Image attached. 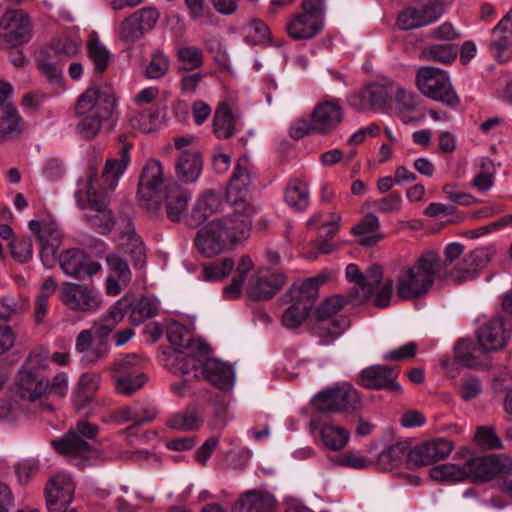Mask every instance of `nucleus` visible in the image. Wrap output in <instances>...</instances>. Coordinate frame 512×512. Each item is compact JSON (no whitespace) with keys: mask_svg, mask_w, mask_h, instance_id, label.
<instances>
[{"mask_svg":"<svg viewBox=\"0 0 512 512\" xmlns=\"http://www.w3.org/2000/svg\"><path fill=\"white\" fill-rule=\"evenodd\" d=\"M122 144L119 149V159H108L104 165L101 181L98 182L96 170H90L88 179V189L86 200L80 190L75 192V199L78 206L85 210L84 217L86 221L98 233L105 235L111 232L116 224L115 215L109 208V198L107 191L113 190L120 176L124 173L130 163V149L132 144L127 141L126 135L119 137Z\"/></svg>","mask_w":512,"mask_h":512,"instance_id":"obj_1","label":"nucleus"},{"mask_svg":"<svg viewBox=\"0 0 512 512\" xmlns=\"http://www.w3.org/2000/svg\"><path fill=\"white\" fill-rule=\"evenodd\" d=\"M253 165L247 156L239 157L226 191L227 202L235 206L233 213L214 219L227 244H237L249 238L254 208L246 195L251 184Z\"/></svg>","mask_w":512,"mask_h":512,"instance_id":"obj_2","label":"nucleus"},{"mask_svg":"<svg viewBox=\"0 0 512 512\" xmlns=\"http://www.w3.org/2000/svg\"><path fill=\"white\" fill-rule=\"evenodd\" d=\"M116 109L112 87L105 85L88 88L75 105L76 115L82 117L76 125L77 134L85 140L95 138L105 124L113 126Z\"/></svg>","mask_w":512,"mask_h":512,"instance_id":"obj_3","label":"nucleus"},{"mask_svg":"<svg viewBox=\"0 0 512 512\" xmlns=\"http://www.w3.org/2000/svg\"><path fill=\"white\" fill-rule=\"evenodd\" d=\"M440 268L439 255L434 251L422 254L412 266L403 267L396 277V294L403 300L425 295L433 286Z\"/></svg>","mask_w":512,"mask_h":512,"instance_id":"obj_4","label":"nucleus"},{"mask_svg":"<svg viewBox=\"0 0 512 512\" xmlns=\"http://www.w3.org/2000/svg\"><path fill=\"white\" fill-rule=\"evenodd\" d=\"M416 84L420 92L434 100L449 107H456L460 99L450 82L448 74L435 67H422L416 75Z\"/></svg>","mask_w":512,"mask_h":512,"instance_id":"obj_5","label":"nucleus"},{"mask_svg":"<svg viewBox=\"0 0 512 512\" xmlns=\"http://www.w3.org/2000/svg\"><path fill=\"white\" fill-rule=\"evenodd\" d=\"M164 184V168L157 159H149L140 174L138 197L141 206L151 215L158 214L162 206L161 191Z\"/></svg>","mask_w":512,"mask_h":512,"instance_id":"obj_6","label":"nucleus"},{"mask_svg":"<svg viewBox=\"0 0 512 512\" xmlns=\"http://www.w3.org/2000/svg\"><path fill=\"white\" fill-rule=\"evenodd\" d=\"M313 407L322 413H342L361 408L358 391L350 384L334 386L317 393L312 399Z\"/></svg>","mask_w":512,"mask_h":512,"instance_id":"obj_7","label":"nucleus"},{"mask_svg":"<svg viewBox=\"0 0 512 512\" xmlns=\"http://www.w3.org/2000/svg\"><path fill=\"white\" fill-rule=\"evenodd\" d=\"M32 38V23L23 10H8L0 18V49L19 48Z\"/></svg>","mask_w":512,"mask_h":512,"instance_id":"obj_8","label":"nucleus"},{"mask_svg":"<svg viewBox=\"0 0 512 512\" xmlns=\"http://www.w3.org/2000/svg\"><path fill=\"white\" fill-rule=\"evenodd\" d=\"M302 10L287 24V32L295 40L313 38L323 28L324 0H304Z\"/></svg>","mask_w":512,"mask_h":512,"instance_id":"obj_9","label":"nucleus"},{"mask_svg":"<svg viewBox=\"0 0 512 512\" xmlns=\"http://www.w3.org/2000/svg\"><path fill=\"white\" fill-rule=\"evenodd\" d=\"M346 278L355 285L346 293L352 299V305L366 303L373 296L375 289L382 283L383 270L380 265H372L363 274L356 264L346 267Z\"/></svg>","mask_w":512,"mask_h":512,"instance_id":"obj_10","label":"nucleus"},{"mask_svg":"<svg viewBox=\"0 0 512 512\" xmlns=\"http://www.w3.org/2000/svg\"><path fill=\"white\" fill-rule=\"evenodd\" d=\"M75 431H69L62 438L53 440L52 445L57 452L71 458H87L90 454L91 445L83 440L77 433L88 439L97 436L98 427L88 421H78Z\"/></svg>","mask_w":512,"mask_h":512,"instance_id":"obj_11","label":"nucleus"},{"mask_svg":"<svg viewBox=\"0 0 512 512\" xmlns=\"http://www.w3.org/2000/svg\"><path fill=\"white\" fill-rule=\"evenodd\" d=\"M30 230L35 233L40 244V258L46 268H52L57 262V251L62 244L63 235L54 221L31 220Z\"/></svg>","mask_w":512,"mask_h":512,"instance_id":"obj_12","label":"nucleus"},{"mask_svg":"<svg viewBox=\"0 0 512 512\" xmlns=\"http://www.w3.org/2000/svg\"><path fill=\"white\" fill-rule=\"evenodd\" d=\"M60 300L70 310L84 313L98 310L102 303L100 294L93 288L72 282L61 285Z\"/></svg>","mask_w":512,"mask_h":512,"instance_id":"obj_13","label":"nucleus"},{"mask_svg":"<svg viewBox=\"0 0 512 512\" xmlns=\"http://www.w3.org/2000/svg\"><path fill=\"white\" fill-rule=\"evenodd\" d=\"M511 466L512 459L504 454L477 456L465 463L466 477L473 482L488 481Z\"/></svg>","mask_w":512,"mask_h":512,"instance_id":"obj_14","label":"nucleus"},{"mask_svg":"<svg viewBox=\"0 0 512 512\" xmlns=\"http://www.w3.org/2000/svg\"><path fill=\"white\" fill-rule=\"evenodd\" d=\"M75 486L70 475L59 473L53 476L46 484V505L49 512H77L70 507L73 500Z\"/></svg>","mask_w":512,"mask_h":512,"instance_id":"obj_15","label":"nucleus"},{"mask_svg":"<svg viewBox=\"0 0 512 512\" xmlns=\"http://www.w3.org/2000/svg\"><path fill=\"white\" fill-rule=\"evenodd\" d=\"M159 12L154 7L141 8L126 17L119 25V38L125 43H134L151 31L158 19Z\"/></svg>","mask_w":512,"mask_h":512,"instance_id":"obj_16","label":"nucleus"},{"mask_svg":"<svg viewBox=\"0 0 512 512\" xmlns=\"http://www.w3.org/2000/svg\"><path fill=\"white\" fill-rule=\"evenodd\" d=\"M57 261L64 274L78 280L90 278L102 269L99 262L92 260L85 251L78 248L61 252Z\"/></svg>","mask_w":512,"mask_h":512,"instance_id":"obj_17","label":"nucleus"},{"mask_svg":"<svg viewBox=\"0 0 512 512\" xmlns=\"http://www.w3.org/2000/svg\"><path fill=\"white\" fill-rule=\"evenodd\" d=\"M453 449V442L444 438H435L412 448L406 456L409 469L433 464L446 458Z\"/></svg>","mask_w":512,"mask_h":512,"instance_id":"obj_18","label":"nucleus"},{"mask_svg":"<svg viewBox=\"0 0 512 512\" xmlns=\"http://www.w3.org/2000/svg\"><path fill=\"white\" fill-rule=\"evenodd\" d=\"M394 87L390 83L373 82L349 96L348 103L358 111L382 110L391 99Z\"/></svg>","mask_w":512,"mask_h":512,"instance_id":"obj_19","label":"nucleus"},{"mask_svg":"<svg viewBox=\"0 0 512 512\" xmlns=\"http://www.w3.org/2000/svg\"><path fill=\"white\" fill-rule=\"evenodd\" d=\"M512 332V318L496 316L477 333L478 343L485 351L501 349Z\"/></svg>","mask_w":512,"mask_h":512,"instance_id":"obj_20","label":"nucleus"},{"mask_svg":"<svg viewBox=\"0 0 512 512\" xmlns=\"http://www.w3.org/2000/svg\"><path fill=\"white\" fill-rule=\"evenodd\" d=\"M399 375L398 367L373 365L364 369L359 375V384L368 389L388 390L401 393L402 388L396 379Z\"/></svg>","mask_w":512,"mask_h":512,"instance_id":"obj_21","label":"nucleus"},{"mask_svg":"<svg viewBox=\"0 0 512 512\" xmlns=\"http://www.w3.org/2000/svg\"><path fill=\"white\" fill-rule=\"evenodd\" d=\"M282 301L289 306L282 314V323L290 329L298 328L310 314L315 302L293 291V286L283 295Z\"/></svg>","mask_w":512,"mask_h":512,"instance_id":"obj_22","label":"nucleus"},{"mask_svg":"<svg viewBox=\"0 0 512 512\" xmlns=\"http://www.w3.org/2000/svg\"><path fill=\"white\" fill-rule=\"evenodd\" d=\"M122 222L124 226H120L118 251L130 256L135 267H142L146 258L144 243L137 235L130 217H123Z\"/></svg>","mask_w":512,"mask_h":512,"instance_id":"obj_23","label":"nucleus"},{"mask_svg":"<svg viewBox=\"0 0 512 512\" xmlns=\"http://www.w3.org/2000/svg\"><path fill=\"white\" fill-rule=\"evenodd\" d=\"M490 257V249L477 248L466 254L446 276L456 283L471 280L477 276L478 270L489 262Z\"/></svg>","mask_w":512,"mask_h":512,"instance_id":"obj_24","label":"nucleus"},{"mask_svg":"<svg viewBox=\"0 0 512 512\" xmlns=\"http://www.w3.org/2000/svg\"><path fill=\"white\" fill-rule=\"evenodd\" d=\"M130 306V299L127 297H122L109 308L106 315L102 316L99 320L93 322V330L96 337V341H98L99 343H103L104 346H109V335L113 332L116 326L123 320Z\"/></svg>","mask_w":512,"mask_h":512,"instance_id":"obj_25","label":"nucleus"},{"mask_svg":"<svg viewBox=\"0 0 512 512\" xmlns=\"http://www.w3.org/2000/svg\"><path fill=\"white\" fill-rule=\"evenodd\" d=\"M202 170L203 157L199 151L186 149L175 158V176L182 183L191 184L196 182Z\"/></svg>","mask_w":512,"mask_h":512,"instance_id":"obj_26","label":"nucleus"},{"mask_svg":"<svg viewBox=\"0 0 512 512\" xmlns=\"http://www.w3.org/2000/svg\"><path fill=\"white\" fill-rule=\"evenodd\" d=\"M311 117L315 133L327 134L341 123L344 111L337 103L325 101L314 108Z\"/></svg>","mask_w":512,"mask_h":512,"instance_id":"obj_27","label":"nucleus"},{"mask_svg":"<svg viewBox=\"0 0 512 512\" xmlns=\"http://www.w3.org/2000/svg\"><path fill=\"white\" fill-rule=\"evenodd\" d=\"M276 506L274 496L264 490H248L235 501L231 512H273Z\"/></svg>","mask_w":512,"mask_h":512,"instance_id":"obj_28","label":"nucleus"},{"mask_svg":"<svg viewBox=\"0 0 512 512\" xmlns=\"http://www.w3.org/2000/svg\"><path fill=\"white\" fill-rule=\"evenodd\" d=\"M167 337L172 346L183 353L185 350L208 355L210 347L203 341L193 339L191 332L179 322H171L167 328Z\"/></svg>","mask_w":512,"mask_h":512,"instance_id":"obj_29","label":"nucleus"},{"mask_svg":"<svg viewBox=\"0 0 512 512\" xmlns=\"http://www.w3.org/2000/svg\"><path fill=\"white\" fill-rule=\"evenodd\" d=\"M201 374L214 387L228 391L234 385V372L230 365L217 359L208 358L203 362Z\"/></svg>","mask_w":512,"mask_h":512,"instance_id":"obj_30","label":"nucleus"},{"mask_svg":"<svg viewBox=\"0 0 512 512\" xmlns=\"http://www.w3.org/2000/svg\"><path fill=\"white\" fill-rule=\"evenodd\" d=\"M221 195L213 190L202 193L191 209V214L187 219L190 227H198L203 224L221 207Z\"/></svg>","mask_w":512,"mask_h":512,"instance_id":"obj_31","label":"nucleus"},{"mask_svg":"<svg viewBox=\"0 0 512 512\" xmlns=\"http://www.w3.org/2000/svg\"><path fill=\"white\" fill-rule=\"evenodd\" d=\"M218 227V224L213 220L200 229L195 237V245L198 251L207 258L216 256L227 245Z\"/></svg>","mask_w":512,"mask_h":512,"instance_id":"obj_32","label":"nucleus"},{"mask_svg":"<svg viewBox=\"0 0 512 512\" xmlns=\"http://www.w3.org/2000/svg\"><path fill=\"white\" fill-rule=\"evenodd\" d=\"M286 277L281 273L255 275L249 283V296L254 300L272 298L285 284Z\"/></svg>","mask_w":512,"mask_h":512,"instance_id":"obj_33","label":"nucleus"},{"mask_svg":"<svg viewBox=\"0 0 512 512\" xmlns=\"http://www.w3.org/2000/svg\"><path fill=\"white\" fill-rule=\"evenodd\" d=\"M191 200V192L174 183L166 188L164 207L166 216L173 222H179L187 211L188 203Z\"/></svg>","mask_w":512,"mask_h":512,"instance_id":"obj_34","label":"nucleus"},{"mask_svg":"<svg viewBox=\"0 0 512 512\" xmlns=\"http://www.w3.org/2000/svg\"><path fill=\"white\" fill-rule=\"evenodd\" d=\"M48 389V380L41 373L20 371L17 383V392L20 397L31 402L40 399Z\"/></svg>","mask_w":512,"mask_h":512,"instance_id":"obj_35","label":"nucleus"},{"mask_svg":"<svg viewBox=\"0 0 512 512\" xmlns=\"http://www.w3.org/2000/svg\"><path fill=\"white\" fill-rule=\"evenodd\" d=\"M350 325L346 316L336 319H319L312 327L313 335L320 338L322 344L327 345L337 339Z\"/></svg>","mask_w":512,"mask_h":512,"instance_id":"obj_36","label":"nucleus"},{"mask_svg":"<svg viewBox=\"0 0 512 512\" xmlns=\"http://www.w3.org/2000/svg\"><path fill=\"white\" fill-rule=\"evenodd\" d=\"M213 131L219 139H229L235 133V117L231 108L224 102L215 110Z\"/></svg>","mask_w":512,"mask_h":512,"instance_id":"obj_37","label":"nucleus"},{"mask_svg":"<svg viewBox=\"0 0 512 512\" xmlns=\"http://www.w3.org/2000/svg\"><path fill=\"white\" fill-rule=\"evenodd\" d=\"M124 297L129 298L131 302V306L128 310H130L129 319L133 325H140L157 315L158 307L150 298L141 297L135 301L134 295L132 294L125 295Z\"/></svg>","mask_w":512,"mask_h":512,"instance_id":"obj_38","label":"nucleus"},{"mask_svg":"<svg viewBox=\"0 0 512 512\" xmlns=\"http://www.w3.org/2000/svg\"><path fill=\"white\" fill-rule=\"evenodd\" d=\"M308 185L300 179H292L285 189L286 203L298 211L305 210L309 205Z\"/></svg>","mask_w":512,"mask_h":512,"instance_id":"obj_39","label":"nucleus"},{"mask_svg":"<svg viewBox=\"0 0 512 512\" xmlns=\"http://www.w3.org/2000/svg\"><path fill=\"white\" fill-rule=\"evenodd\" d=\"M350 438L349 432L340 426L334 424H324L321 428V439L330 450L339 451L343 449Z\"/></svg>","mask_w":512,"mask_h":512,"instance_id":"obj_40","label":"nucleus"},{"mask_svg":"<svg viewBox=\"0 0 512 512\" xmlns=\"http://www.w3.org/2000/svg\"><path fill=\"white\" fill-rule=\"evenodd\" d=\"M87 55L94 65V73L102 74L108 68L111 53L98 38L87 41Z\"/></svg>","mask_w":512,"mask_h":512,"instance_id":"obj_41","label":"nucleus"},{"mask_svg":"<svg viewBox=\"0 0 512 512\" xmlns=\"http://www.w3.org/2000/svg\"><path fill=\"white\" fill-rule=\"evenodd\" d=\"M38 70L51 84H59L62 79V62L43 49L36 60Z\"/></svg>","mask_w":512,"mask_h":512,"instance_id":"obj_42","label":"nucleus"},{"mask_svg":"<svg viewBox=\"0 0 512 512\" xmlns=\"http://www.w3.org/2000/svg\"><path fill=\"white\" fill-rule=\"evenodd\" d=\"M22 132V120L14 106L0 108V137L16 136Z\"/></svg>","mask_w":512,"mask_h":512,"instance_id":"obj_43","label":"nucleus"},{"mask_svg":"<svg viewBox=\"0 0 512 512\" xmlns=\"http://www.w3.org/2000/svg\"><path fill=\"white\" fill-rule=\"evenodd\" d=\"M197 355L200 356V353L192 351H189L187 354L179 353L175 357L172 365L173 373H181L183 375L192 374L194 377H199L203 361L200 360ZM201 356L203 355L201 354Z\"/></svg>","mask_w":512,"mask_h":512,"instance_id":"obj_44","label":"nucleus"},{"mask_svg":"<svg viewBox=\"0 0 512 512\" xmlns=\"http://www.w3.org/2000/svg\"><path fill=\"white\" fill-rule=\"evenodd\" d=\"M30 306L28 297L18 296L17 298L12 296H5L0 299V325H6L5 323L16 314H20L26 311Z\"/></svg>","mask_w":512,"mask_h":512,"instance_id":"obj_45","label":"nucleus"},{"mask_svg":"<svg viewBox=\"0 0 512 512\" xmlns=\"http://www.w3.org/2000/svg\"><path fill=\"white\" fill-rule=\"evenodd\" d=\"M43 50L60 62H64L79 53V46L75 41L62 37L54 39L50 46Z\"/></svg>","mask_w":512,"mask_h":512,"instance_id":"obj_46","label":"nucleus"},{"mask_svg":"<svg viewBox=\"0 0 512 512\" xmlns=\"http://www.w3.org/2000/svg\"><path fill=\"white\" fill-rule=\"evenodd\" d=\"M201 423L202 419L195 409H186L171 416L167 421V426L173 430L188 431L199 428Z\"/></svg>","mask_w":512,"mask_h":512,"instance_id":"obj_47","label":"nucleus"},{"mask_svg":"<svg viewBox=\"0 0 512 512\" xmlns=\"http://www.w3.org/2000/svg\"><path fill=\"white\" fill-rule=\"evenodd\" d=\"M430 476L437 481L460 482L467 479L465 465L446 463L434 466L430 470Z\"/></svg>","mask_w":512,"mask_h":512,"instance_id":"obj_48","label":"nucleus"},{"mask_svg":"<svg viewBox=\"0 0 512 512\" xmlns=\"http://www.w3.org/2000/svg\"><path fill=\"white\" fill-rule=\"evenodd\" d=\"M113 379L116 391L125 396H131L147 382V376L144 373H136L133 376L118 375L113 376Z\"/></svg>","mask_w":512,"mask_h":512,"instance_id":"obj_49","label":"nucleus"},{"mask_svg":"<svg viewBox=\"0 0 512 512\" xmlns=\"http://www.w3.org/2000/svg\"><path fill=\"white\" fill-rule=\"evenodd\" d=\"M425 60L449 64L457 57V49L451 44H434L422 51Z\"/></svg>","mask_w":512,"mask_h":512,"instance_id":"obj_50","label":"nucleus"},{"mask_svg":"<svg viewBox=\"0 0 512 512\" xmlns=\"http://www.w3.org/2000/svg\"><path fill=\"white\" fill-rule=\"evenodd\" d=\"M346 304H352V299L347 294L329 297L316 308V318L331 319Z\"/></svg>","mask_w":512,"mask_h":512,"instance_id":"obj_51","label":"nucleus"},{"mask_svg":"<svg viewBox=\"0 0 512 512\" xmlns=\"http://www.w3.org/2000/svg\"><path fill=\"white\" fill-rule=\"evenodd\" d=\"M329 280L327 273H320L314 277L307 278L300 284L293 285L294 293H303L304 296L316 302L319 297V287Z\"/></svg>","mask_w":512,"mask_h":512,"instance_id":"obj_52","label":"nucleus"},{"mask_svg":"<svg viewBox=\"0 0 512 512\" xmlns=\"http://www.w3.org/2000/svg\"><path fill=\"white\" fill-rule=\"evenodd\" d=\"M142 359L136 354H128L115 361L109 368L113 376L143 373L141 371Z\"/></svg>","mask_w":512,"mask_h":512,"instance_id":"obj_53","label":"nucleus"},{"mask_svg":"<svg viewBox=\"0 0 512 512\" xmlns=\"http://www.w3.org/2000/svg\"><path fill=\"white\" fill-rule=\"evenodd\" d=\"M234 267V261L231 258L217 260L206 265L202 269L203 279L206 281H219L227 277Z\"/></svg>","mask_w":512,"mask_h":512,"instance_id":"obj_54","label":"nucleus"},{"mask_svg":"<svg viewBox=\"0 0 512 512\" xmlns=\"http://www.w3.org/2000/svg\"><path fill=\"white\" fill-rule=\"evenodd\" d=\"M177 59L182 62L186 70H194L203 65L204 55L201 48L196 46H182L177 48Z\"/></svg>","mask_w":512,"mask_h":512,"instance_id":"obj_55","label":"nucleus"},{"mask_svg":"<svg viewBox=\"0 0 512 512\" xmlns=\"http://www.w3.org/2000/svg\"><path fill=\"white\" fill-rule=\"evenodd\" d=\"M492 41L489 46L491 55L498 62H506L512 51V38L504 34H492Z\"/></svg>","mask_w":512,"mask_h":512,"instance_id":"obj_56","label":"nucleus"},{"mask_svg":"<svg viewBox=\"0 0 512 512\" xmlns=\"http://www.w3.org/2000/svg\"><path fill=\"white\" fill-rule=\"evenodd\" d=\"M397 25L402 30H412L427 26L419 7H408L399 13Z\"/></svg>","mask_w":512,"mask_h":512,"instance_id":"obj_57","label":"nucleus"},{"mask_svg":"<svg viewBox=\"0 0 512 512\" xmlns=\"http://www.w3.org/2000/svg\"><path fill=\"white\" fill-rule=\"evenodd\" d=\"M170 62L163 51L157 50L152 53L151 60L146 68V76L149 79H159L169 71Z\"/></svg>","mask_w":512,"mask_h":512,"instance_id":"obj_58","label":"nucleus"},{"mask_svg":"<svg viewBox=\"0 0 512 512\" xmlns=\"http://www.w3.org/2000/svg\"><path fill=\"white\" fill-rule=\"evenodd\" d=\"M475 440L480 445L490 450H501L504 448L502 440L497 436L495 427L480 426L475 433Z\"/></svg>","mask_w":512,"mask_h":512,"instance_id":"obj_59","label":"nucleus"},{"mask_svg":"<svg viewBox=\"0 0 512 512\" xmlns=\"http://www.w3.org/2000/svg\"><path fill=\"white\" fill-rule=\"evenodd\" d=\"M11 256L20 263H26L32 259V240L28 237L13 239L9 243Z\"/></svg>","mask_w":512,"mask_h":512,"instance_id":"obj_60","label":"nucleus"},{"mask_svg":"<svg viewBox=\"0 0 512 512\" xmlns=\"http://www.w3.org/2000/svg\"><path fill=\"white\" fill-rule=\"evenodd\" d=\"M106 263L111 272L124 283H128L131 279V271L127 261L118 253L113 252L106 256Z\"/></svg>","mask_w":512,"mask_h":512,"instance_id":"obj_61","label":"nucleus"},{"mask_svg":"<svg viewBox=\"0 0 512 512\" xmlns=\"http://www.w3.org/2000/svg\"><path fill=\"white\" fill-rule=\"evenodd\" d=\"M454 358L462 366L477 367L478 361L473 355L472 344L465 340H459L454 347Z\"/></svg>","mask_w":512,"mask_h":512,"instance_id":"obj_62","label":"nucleus"},{"mask_svg":"<svg viewBox=\"0 0 512 512\" xmlns=\"http://www.w3.org/2000/svg\"><path fill=\"white\" fill-rule=\"evenodd\" d=\"M49 354L47 350L39 349L32 351L28 356L22 371L41 373L47 368Z\"/></svg>","mask_w":512,"mask_h":512,"instance_id":"obj_63","label":"nucleus"},{"mask_svg":"<svg viewBox=\"0 0 512 512\" xmlns=\"http://www.w3.org/2000/svg\"><path fill=\"white\" fill-rule=\"evenodd\" d=\"M39 472V461L34 458L23 459L15 465V473L21 484H27Z\"/></svg>","mask_w":512,"mask_h":512,"instance_id":"obj_64","label":"nucleus"}]
</instances>
